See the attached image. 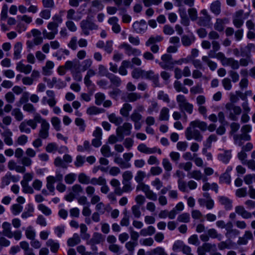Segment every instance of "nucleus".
<instances>
[{"instance_id":"nucleus-1","label":"nucleus","mask_w":255,"mask_h":255,"mask_svg":"<svg viewBox=\"0 0 255 255\" xmlns=\"http://www.w3.org/2000/svg\"><path fill=\"white\" fill-rule=\"evenodd\" d=\"M176 101L179 108L181 111H185L189 114L192 113L193 105L188 102L185 96L181 94L178 95L176 97Z\"/></svg>"},{"instance_id":"nucleus-2","label":"nucleus","mask_w":255,"mask_h":255,"mask_svg":"<svg viewBox=\"0 0 255 255\" xmlns=\"http://www.w3.org/2000/svg\"><path fill=\"white\" fill-rule=\"evenodd\" d=\"M225 108L229 113L228 118L233 121H238V116L242 113L241 108L233 103H228L225 105Z\"/></svg>"},{"instance_id":"nucleus-3","label":"nucleus","mask_w":255,"mask_h":255,"mask_svg":"<svg viewBox=\"0 0 255 255\" xmlns=\"http://www.w3.org/2000/svg\"><path fill=\"white\" fill-rule=\"evenodd\" d=\"M80 25L83 33L86 35L89 34L90 30H97L98 28V25L93 22L89 16L86 19L82 20Z\"/></svg>"},{"instance_id":"nucleus-4","label":"nucleus","mask_w":255,"mask_h":255,"mask_svg":"<svg viewBox=\"0 0 255 255\" xmlns=\"http://www.w3.org/2000/svg\"><path fill=\"white\" fill-rule=\"evenodd\" d=\"M137 183L138 184L136 188L137 191H142L144 193L146 197L149 200L153 201L157 200V196L156 194L150 189V187L148 185L145 184L142 182Z\"/></svg>"},{"instance_id":"nucleus-5","label":"nucleus","mask_w":255,"mask_h":255,"mask_svg":"<svg viewBox=\"0 0 255 255\" xmlns=\"http://www.w3.org/2000/svg\"><path fill=\"white\" fill-rule=\"evenodd\" d=\"M185 134L187 140L194 139L197 141L201 142L203 138L202 134L199 130L194 129L190 126L186 129Z\"/></svg>"},{"instance_id":"nucleus-6","label":"nucleus","mask_w":255,"mask_h":255,"mask_svg":"<svg viewBox=\"0 0 255 255\" xmlns=\"http://www.w3.org/2000/svg\"><path fill=\"white\" fill-rule=\"evenodd\" d=\"M132 125L129 123H124L122 126H119L116 129L117 135L123 139L124 136L129 135L131 134Z\"/></svg>"},{"instance_id":"nucleus-7","label":"nucleus","mask_w":255,"mask_h":255,"mask_svg":"<svg viewBox=\"0 0 255 255\" xmlns=\"http://www.w3.org/2000/svg\"><path fill=\"white\" fill-rule=\"evenodd\" d=\"M46 94L47 96L42 98V103L44 105L47 104L49 107H54L57 103L55 92L53 90H49L46 91Z\"/></svg>"},{"instance_id":"nucleus-8","label":"nucleus","mask_w":255,"mask_h":255,"mask_svg":"<svg viewBox=\"0 0 255 255\" xmlns=\"http://www.w3.org/2000/svg\"><path fill=\"white\" fill-rule=\"evenodd\" d=\"M244 10L242 9L237 11L233 16V23L237 28H240L244 24Z\"/></svg>"},{"instance_id":"nucleus-9","label":"nucleus","mask_w":255,"mask_h":255,"mask_svg":"<svg viewBox=\"0 0 255 255\" xmlns=\"http://www.w3.org/2000/svg\"><path fill=\"white\" fill-rule=\"evenodd\" d=\"M161 59L162 62H159V65L163 69H170V65H173L174 63L178 64L179 61H175L173 62L172 57L171 55L164 54L162 55Z\"/></svg>"},{"instance_id":"nucleus-10","label":"nucleus","mask_w":255,"mask_h":255,"mask_svg":"<svg viewBox=\"0 0 255 255\" xmlns=\"http://www.w3.org/2000/svg\"><path fill=\"white\" fill-rule=\"evenodd\" d=\"M137 149L140 152L146 154H153L156 152H157L159 154H161V151L160 149H157L156 147L152 148L148 147L144 143L139 144L137 146Z\"/></svg>"},{"instance_id":"nucleus-11","label":"nucleus","mask_w":255,"mask_h":255,"mask_svg":"<svg viewBox=\"0 0 255 255\" xmlns=\"http://www.w3.org/2000/svg\"><path fill=\"white\" fill-rule=\"evenodd\" d=\"M235 213L241 216L243 219H250L254 215L255 217V211L252 213L246 210L243 206L239 205L235 207Z\"/></svg>"},{"instance_id":"nucleus-12","label":"nucleus","mask_w":255,"mask_h":255,"mask_svg":"<svg viewBox=\"0 0 255 255\" xmlns=\"http://www.w3.org/2000/svg\"><path fill=\"white\" fill-rule=\"evenodd\" d=\"M49 129L50 124L48 122L40 125L38 134V137L42 138L43 139H47L49 136Z\"/></svg>"},{"instance_id":"nucleus-13","label":"nucleus","mask_w":255,"mask_h":255,"mask_svg":"<svg viewBox=\"0 0 255 255\" xmlns=\"http://www.w3.org/2000/svg\"><path fill=\"white\" fill-rule=\"evenodd\" d=\"M221 151L218 155V159L225 164L228 163L232 158V150L222 149Z\"/></svg>"},{"instance_id":"nucleus-14","label":"nucleus","mask_w":255,"mask_h":255,"mask_svg":"<svg viewBox=\"0 0 255 255\" xmlns=\"http://www.w3.org/2000/svg\"><path fill=\"white\" fill-rule=\"evenodd\" d=\"M251 139L250 135H243L240 134L233 135V139L235 144L239 146H243L245 141H249Z\"/></svg>"},{"instance_id":"nucleus-15","label":"nucleus","mask_w":255,"mask_h":255,"mask_svg":"<svg viewBox=\"0 0 255 255\" xmlns=\"http://www.w3.org/2000/svg\"><path fill=\"white\" fill-rule=\"evenodd\" d=\"M144 77L151 80L155 87L159 86L158 75L155 74L152 70L144 71Z\"/></svg>"},{"instance_id":"nucleus-16","label":"nucleus","mask_w":255,"mask_h":255,"mask_svg":"<svg viewBox=\"0 0 255 255\" xmlns=\"http://www.w3.org/2000/svg\"><path fill=\"white\" fill-rule=\"evenodd\" d=\"M80 62L77 60L67 61L64 65V69L71 70V72L80 69Z\"/></svg>"},{"instance_id":"nucleus-17","label":"nucleus","mask_w":255,"mask_h":255,"mask_svg":"<svg viewBox=\"0 0 255 255\" xmlns=\"http://www.w3.org/2000/svg\"><path fill=\"white\" fill-rule=\"evenodd\" d=\"M187 176L190 178H194L197 180L202 179L203 182H206L208 180V178L206 177H204L201 172L198 170L188 172Z\"/></svg>"},{"instance_id":"nucleus-18","label":"nucleus","mask_w":255,"mask_h":255,"mask_svg":"<svg viewBox=\"0 0 255 255\" xmlns=\"http://www.w3.org/2000/svg\"><path fill=\"white\" fill-rule=\"evenodd\" d=\"M31 33L34 37V45H39L43 42V38L41 36V32L40 30L37 29H32L31 30Z\"/></svg>"},{"instance_id":"nucleus-19","label":"nucleus","mask_w":255,"mask_h":255,"mask_svg":"<svg viewBox=\"0 0 255 255\" xmlns=\"http://www.w3.org/2000/svg\"><path fill=\"white\" fill-rule=\"evenodd\" d=\"M16 69L25 74L30 73L32 70V66L29 64L25 65L21 61L16 63Z\"/></svg>"},{"instance_id":"nucleus-20","label":"nucleus","mask_w":255,"mask_h":255,"mask_svg":"<svg viewBox=\"0 0 255 255\" xmlns=\"http://www.w3.org/2000/svg\"><path fill=\"white\" fill-rule=\"evenodd\" d=\"M118 18L116 16L109 18L108 21L109 24L112 26V30L116 33H119L121 31V27L118 23Z\"/></svg>"},{"instance_id":"nucleus-21","label":"nucleus","mask_w":255,"mask_h":255,"mask_svg":"<svg viewBox=\"0 0 255 255\" xmlns=\"http://www.w3.org/2000/svg\"><path fill=\"white\" fill-rule=\"evenodd\" d=\"M241 55L242 56H246L247 58H241L239 63V66L241 65V66L243 67H247L248 66L249 63H252L253 61L251 58V55L247 54L246 53V51L244 50L243 48H241Z\"/></svg>"},{"instance_id":"nucleus-22","label":"nucleus","mask_w":255,"mask_h":255,"mask_svg":"<svg viewBox=\"0 0 255 255\" xmlns=\"http://www.w3.org/2000/svg\"><path fill=\"white\" fill-rule=\"evenodd\" d=\"M121 47L125 49L126 53L129 56L131 55L137 56L140 54V51L139 50L133 48L130 45L127 43H123Z\"/></svg>"},{"instance_id":"nucleus-23","label":"nucleus","mask_w":255,"mask_h":255,"mask_svg":"<svg viewBox=\"0 0 255 255\" xmlns=\"http://www.w3.org/2000/svg\"><path fill=\"white\" fill-rule=\"evenodd\" d=\"M221 2L219 0L213 1L210 6V10L216 15H218L221 12Z\"/></svg>"},{"instance_id":"nucleus-24","label":"nucleus","mask_w":255,"mask_h":255,"mask_svg":"<svg viewBox=\"0 0 255 255\" xmlns=\"http://www.w3.org/2000/svg\"><path fill=\"white\" fill-rule=\"evenodd\" d=\"M46 246L49 247L51 252L54 254L57 253L60 248L59 243L51 239L47 240L46 242Z\"/></svg>"},{"instance_id":"nucleus-25","label":"nucleus","mask_w":255,"mask_h":255,"mask_svg":"<svg viewBox=\"0 0 255 255\" xmlns=\"http://www.w3.org/2000/svg\"><path fill=\"white\" fill-rule=\"evenodd\" d=\"M189 126L192 127L193 128H198L203 131H205L207 129V124L203 121H200L198 120L192 121L190 123Z\"/></svg>"},{"instance_id":"nucleus-26","label":"nucleus","mask_w":255,"mask_h":255,"mask_svg":"<svg viewBox=\"0 0 255 255\" xmlns=\"http://www.w3.org/2000/svg\"><path fill=\"white\" fill-rule=\"evenodd\" d=\"M104 241V238L102 234L99 233H94L93 234L92 238L89 241L88 244L91 245H94L95 244H98L103 242Z\"/></svg>"},{"instance_id":"nucleus-27","label":"nucleus","mask_w":255,"mask_h":255,"mask_svg":"<svg viewBox=\"0 0 255 255\" xmlns=\"http://www.w3.org/2000/svg\"><path fill=\"white\" fill-rule=\"evenodd\" d=\"M2 234L8 238H12L13 235H12V231H11V224L7 222H4L2 224Z\"/></svg>"},{"instance_id":"nucleus-28","label":"nucleus","mask_w":255,"mask_h":255,"mask_svg":"<svg viewBox=\"0 0 255 255\" xmlns=\"http://www.w3.org/2000/svg\"><path fill=\"white\" fill-rule=\"evenodd\" d=\"M2 136L3 137L4 142L7 145H11L13 144V141L11 138L12 132L9 129H6L2 133Z\"/></svg>"},{"instance_id":"nucleus-29","label":"nucleus","mask_w":255,"mask_h":255,"mask_svg":"<svg viewBox=\"0 0 255 255\" xmlns=\"http://www.w3.org/2000/svg\"><path fill=\"white\" fill-rule=\"evenodd\" d=\"M220 204L224 206L226 210H231L232 208V201L226 196H221L218 198Z\"/></svg>"},{"instance_id":"nucleus-30","label":"nucleus","mask_w":255,"mask_h":255,"mask_svg":"<svg viewBox=\"0 0 255 255\" xmlns=\"http://www.w3.org/2000/svg\"><path fill=\"white\" fill-rule=\"evenodd\" d=\"M132 27L136 33H141L145 29L146 22L144 20H141L139 22L136 21L133 23Z\"/></svg>"},{"instance_id":"nucleus-31","label":"nucleus","mask_w":255,"mask_h":255,"mask_svg":"<svg viewBox=\"0 0 255 255\" xmlns=\"http://www.w3.org/2000/svg\"><path fill=\"white\" fill-rule=\"evenodd\" d=\"M198 248L206 253V252L211 253V251L214 252L217 250L216 245L215 244H212L209 243H205Z\"/></svg>"},{"instance_id":"nucleus-32","label":"nucleus","mask_w":255,"mask_h":255,"mask_svg":"<svg viewBox=\"0 0 255 255\" xmlns=\"http://www.w3.org/2000/svg\"><path fill=\"white\" fill-rule=\"evenodd\" d=\"M132 109V107L130 104L128 103H124L120 110V113L123 117H128Z\"/></svg>"},{"instance_id":"nucleus-33","label":"nucleus","mask_w":255,"mask_h":255,"mask_svg":"<svg viewBox=\"0 0 255 255\" xmlns=\"http://www.w3.org/2000/svg\"><path fill=\"white\" fill-rule=\"evenodd\" d=\"M22 49V46L21 42H16L13 47V59H19L21 58V52Z\"/></svg>"},{"instance_id":"nucleus-34","label":"nucleus","mask_w":255,"mask_h":255,"mask_svg":"<svg viewBox=\"0 0 255 255\" xmlns=\"http://www.w3.org/2000/svg\"><path fill=\"white\" fill-rule=\"evenodd\" d=\"M228 20L226 18L221 19L217 18L214 24V29L219 32H222L224 30L225 26L224 24Z\"/></svg>"},{"instance_id":"nucleus-35","label":"nucleus","mask_w":255,"mask_h":255,"mask_svg":"<svg viewBox=\"0 0 255 255\" xmlns=\"http://www.w3.org/2000/svg\"><path fill=\"white\" fill-rule=\"evenodd\" d=\"M54 66V63L51 61H47L45 66L42 67V73L44 75H50L52 72L51 70Z\"/></svg>"},{"instance_id":"nucleus-36","label":"nucleus","mask_w":255,"mask_h":255,"mask_svg":"<svg viewBox=\"0 0 255 255\" xmlns=\"http://www.w3.org/2000/svg\"><path fill=\"white\" fill-rule=\"evenodd\" d=\"M224 66H230L233 70L238 69L240 67L239 61L231 57L228 58Z\"/></svg>"},{"instance_id":"nucleus-37","label":"nucleus","mask_w":255,"mask_h":255,"mask_svg":"<svg viewBox=\"0 0 255 255\" xmlns=\"http://www.w3.org/2000/svg\"><path fill=\"white\" fill-rule=\"evenodd\" d=\"M114 161L122 169L128 168L131 166L129 162H125L124 160L119 156H116Z\"/></svg>"},{"instance_id":"nucleus-38","label":"nucleus","mask_w":255,"mask_h":255,"mask_svg":"<svg viewBox=\"0 0 255 255\" xmlns=\"http://www.w3.org/2000/svg\"><path fill=\"white\" fill-rule=\"evenodd\" d=\"M56 182V178L54 176H49L46 178V187L51 192H53L54 191V184Z\"/></svg>"},{"instance_id":"nucleus-39","label":"nucleus","mask_w":255,"mask_h":255,"mask_svg":"<svg viewBox=\"0 0 255 255\" xmlns=\"http://www.w3.org/2000/svg\"><path fill=\"white\" fill-rule=\"evenodd\" d=\"M81 242V239L79 236L75 233L73 235V237L69 238L67 241V245L69 247H74L79 244Z\"/></svg>"},{"instance_id":"nucleus-40","label":"nucleus","mask_w":255,"mask_h":255,"mask_svg":"<svg viewBox=\"0 0 255 255\" xmlns=\"http://www.w3.org/2000/svg\"><path fill=\"white\" fill-rule=\"evenodd\" d=\"M211 44L212 45V49L209 51L208 55L210 58H213V54L220 50L221 46L220 43L216 40H213Z\"/></svg>"},{"instance_id":"nucleus-41","label":"nucleus","mask_w":255,"mask_h":255,"mask_svg":"<svg viewBox=\"0 0 255 255\" xmlns=\"http://www.w3.org/2000/svg\"><path fill=\"white\" fill-rule=\"evenodd\" d=\"M155 233V229L154 227L150 226L147 228L142 229L140 231L139 234L143 237L151 236Z\"/></svg>"},{"instance_id":"nucleus-42","label":"nucleus","mask_w":255,"mask_h":255,"mask_svg":"<svg viewBox=\"0 0 255 255\" xmlns=\"http://www.w3.org/2000/svg\"><path fill=\"white\" fill-rule=\"evenodd\" d=\"M12 178H14V176L11 175L9 172L7 173L1 178V188H3L5 186L9 185Z\"/></svg>"},{"instance_id":"nucleus-43","label":"nucleus","mask_w":255,"mask_h":255,"mask_svg":"<svg viewBox=\"0 0 255 255\" xmlns=\"http://www.w3.org/2000/svg\"><path fill=\"white\" fill-rule=\"evenodd\" d=\"M169 110L166 107L162 108L160 112L159 120L160 121H168L169 120Z\"/></svg>"},{"instance_id":"nucleus-44","label":"nucleus","mask_w":255,"mask_h":255,"mask_svg":"<svg viewBox=\"0 0 255 255\" xmlns=\"http://www.w3.org/2000/svg\"><path fill=\"white\" fill-rule=\"evenodd\" d=\"M174 88L177 92H182L183 93L187 94L188 93V89L183 86L181 82L179 81H175L174 83Z\"/></svg>"},{"instance_id":"nucleus-45","label":"nucleus","mask_w":255,"mask_h":255,"mask_svg":"<svg viewBox=\"0 0 255 255\" xmlns=\"http://www.w3.org/2000/svg\"><path fill=\"white\" fill-rule=\"evenodd\" d=\"M163 39L162 36L157 35L156 36H151L145 42V45L149 46L150 45L155 44L156 42L161 41Z\"/></svg>"},{"instance_id":"nucleus-46","label":"nucleus","mask_w":255,"mask_h":255,"mask_svg":"<svg viewBox=\"0 0 255 255\" xmlns=\"http://www.w3.org/2000/svg\"><path fill=\"white\" fill-rule=\"evenodd\" d=\"M108 119L110 122L117 126L120 125L123 122V119L120 117H117L115 114H111L108 116Z\"/></svg>"},{"instance_id":"nucleus-47","label":"nucleus","mask_w":255,"mask_h":255,"mask_svg":"<svg viewBox=\"0 0 255 255\" xmlns=\"http://www.w3.org/2000/svg\"><path fill=\"white\" fill-rule=\"evenodd\" d=\"M144 70L140 68H134L131 72V76L134 79H139L140 77H144Z\"/></svg>"},{"instance_id":"nucleus-48","label":"nucleus","mask_w":255,"mask_h":255,"mask_svg":"<svg viewBox=\"0 0 255 255\" xmlns=\"http://www.w3.org/2000/svg\"><path fill=\"white\" fill-rule=\"evenodd\" d=\"M12 116L18 122L21 121L23 119V115L18 108L14 109L11 112Z\"/></svg>"},{"instance_id":"nucleus-49","label":"nucleus","mask_w":255,"mask_h":255,"mask_svg":"<svg viewBox=\"0 0 255 255\" xmlns=\"http://www.w3.org/2000/svg\"><path fill=\"white\" fill-rule=\"evenodd\" d=\"M51 123L54 128L56 131H59L61 129V121L58 117H54L51 118Z\"/></svg>"},{"instance_id":"nucleus-50","label":"nucleus","mask_w":255,"mask_h":255,"mask_svg":"<svg viewBox=\"0 0 255 255\" xmlns=\"http://www.w3.org/2000/svg\"><path fill=\"white\" fill-rule=\"evenodd\" d=\"M195 40L194 37H189L186 35H184L181 37V42L184 46H190Z\"/></svg>"},{"instance_id":"nucleus-51","label":"nucleus","mask_w":255,"mask_h":255,"mask_svg":"<svg viewBox=\"0 0 255 255\" xmlns=\"http://www.w3.org/2000/svg\"><path fill=\"white\" fill-rule=\"evenodd\" d=\"M211 19V17L205 16L200 17L198 19L197 23L202 26H206L208 25Z\"/></svg>"},{"instance_id":"nucleus-52","label":"nucleus","mask_w":255,"mask_h":255,"mask_svg":"<svg viewBox=\"0 0 255 255\" xmlns=\"http://www.w3.org/2000/svg\"><path fill=\"white\" fill-rule=\"evenodd\" d=\"M231 181V178L230 174L227 173H223L219 177V182L220 183H225L230 184Z\"/></svg>"},{"instance_id":"nucleus-53","label":"nucleus","mask_w":255,"mask_h":255,"mask_svg":"<svg viewBox=\"0 0 255 255\" xmlns=\"http://www.w3.org/2000/svg\"><path fill=\"white\" fill-rule=\"evenodd\" d=\"M78 181L81 184H88L90 183V177L84 173H81L78 175Z\"/></svg>"},{"instance_id":"nucleus-54","label":"nucleus","mask_w":255,"mask_h":255,"mask_svg":"<svg viewBox=\"0 0 255 255\" xmlns=\"http://www.w3.org/2000/svg\"><path fill=\"white\" fill-rule=\"evenodd\" d=\"M140 98L141 95L139 93L130 92L127 94V99L130 102H134Z\"/></svg>"},{"instance_id":"nucleus-55","label":"nucleus","mask_w":255,"mask_h":255,"mask_svg":"<svg viewBox=\"0 0 255 255\" xmlns=\"http://www.w3.org/2000/svg\"><path fill=\"white\" fill-rule=\"evenodd\" d=\"M38 209L45 216H48L52 214L51 210L43 204H39Z\"/></svg>"},{"instance_id":"nucleus-56","label":"nucleus","mask_w":255,"mask_h":255,"mask_svg":"<svg viewBox=\"0 0 255 255\" xmlns=\"http://www.w3.org/2000/svg\"><path fill=\"white\" fill-rule=\"evenodd\" d=\"M137 245V242L129 241L125 245L126 248L128 250L130 255H132L134 251V248Z\"/></svg>"},{"instance_id":"nucleus-57","label":"nucleus","mask_w":255,"mask_h":255,"mask_svg":"<svg viewBox=\"0 0 255 255\" xmlns=\"http://www.w3.org/2000/svg\"><path fill=\"white\" fill-rule=\"evenodd\" d=\"M106 180L104 177L100 176L99 178H93L91 179L90 183L92 184L102 185L103 184H106Z\"/></svg>"},{"instance_id":"nucleus-58","label":"nucleus","mask_w":255,"mask_h":255,"mask_svg":"<svg viewBox=\"0 0 255 255\" xmlns=\"http://www.w3.org/2000/svg\"><path fill=\"white\" fill-rule=\"evenodd\" d=\"M213 55V58H216L218 60H220L223 66L228 58L225 56V54L223 52H219L218 53L215 52Z\"/></svg>"},{"instance_id":"nucleus-59","label":"nucleus","mask_w":255,"mask_h":255,"mask_svg":"<svg viewBox=\"0 0 255 255\" xmlns=\"http://www.w3.org/2000/svg\"><path fill=\"white\" fill-rule=\"evenodd\" d=\"M95 104L98 106L101 105L105 99V96L102 93H97L95 95Z\"/></svg>"},{"instance_id":"nucleus-60","label":"nucleus","mask_w":255,"mask_h":255,"mask_svg":"<svg viewBox=\"0 0 255 255\" xmlns=\"http://www.w3.org/2000/svg\"><path fill=\"white\" fill-rule=\"evenodd\" d=\"M190 91L192 94H201L203 93V89L201 84L198 83L195 86L191 87Z\"/></svg>"},{"instance_id":"nucleus-61","label":"nucleus","mask_w":255,"mask_h":255,"mask_svg":"<svg viewBox=\"0 0 255 255\" xmlns=\"http://www.w3.org/2000/svg\"><path fill=\"white\" fill-rule=\"evenodd\" d=\"M240 234V231L236 229H234L228 232L225 234L226 237L229 239H231L236 238Z\"/></svg>"},{"instance_id":"nucleus-62","label":"nucleus","mask_w":255,"mask_h":255,"mask_svg":"<svg viewBox=\"0 0 255 255\" xmlns=\"http://www.w3.org/2000/svg\"><path fill=\"white\" fill-rule=\"evenodd\" d=\"M101 152L105 157H108L113 155V154L111 152L110 147L106 144L102 146L101 149Z\"/></svg>"},{"instance_id":"nucleus-63","label":"nucleus","mask_w":255,"mask_h":255,"mask_svg":"<svg viewBox=\"0 0 255 255\" xmlns=\"http://www.w3.org/2000/svg\"><path fill=\"white\" fill-rule=\"evenodd\" d=\"M131 120L133 123H137V122H140L142 118V115L137 113L136 111H133L132 113L131 114L130 116Z\"/></svg>"},{"instance_id":"nucleus-64","label":"nucleus","mask_w":255,"mask_h":255,"mask_svg":"<svg viewBox=\"0 0 255 255\" xmlns=\"http://www.w3.org/2000/svg\"><path fill=\"white\" fill-rule=\"evenodd\" d=\"M151 184L157 190H160L163 187V182L159 178H156Z\"/></svg>"}]
</instances>
